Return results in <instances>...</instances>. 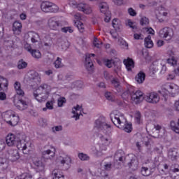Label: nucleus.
<instances>
[{"mask_svg":"<svg viewBox=\"0 0 179 179\" xmlns=\"http://www.w3.org/2000/svg\"><path fill=\"white\" fill-rule=\"evenodd\" d=\"M158 93L163 96V97H167L169 94L174 97L179 93V87L176 84H167L166 87H162Z\"/></svg>","mask_w":179,"mask_h":179,"instance_id":"nucleus-5","label":"nucleus"},{"mask_svg":"<svg viewBox=\"0 0 179 179\" xmlns=\"http://www.w3.org/2000/svg\"><path fill=\"white\" fill-rule=\"evenodd\" d=\"M126 26H129L131 29H136V24H135V22H132L131 20H127L125 21Z\"/></svg>","mask_w":179,"mask_h":179,"instance_id":"nucleus-52","label":"nucleus"},{"mask_svg":"<svg viewBox=\"0 0 179 179\" xmlns=\"http://www.w3.org/2000/svg\"><path fill=\"white\" fill-rule=\"evenodd\" d=\"M94 128L98 130L97 136L101 139L102 145L108 146L111 143V125L107 123L106 118L99 117L95 121Z\"/></svg>","mask_w":179,"mask_h":179,"instance_id":"nucleus-1","label":"nucleus"},{"mask_svg":"<svg viewBox=\"0 0 179 179\" xmlns=\"http://www.w3.org/2000/svg\"><path fill=\"white\" fill-rule=\"evenodd\" d=\"M95 56L96 55L94 54L87 53L85 55V66L88 72H93V70L94 69L92 59H93V58H94Z\"/></svg>","mask_w":179,"mask_h":179,"instance_id":"nucleus-16","label":"nucleus"},{"mask_svg":"<svg viewBox=\"0 0 179 179\" xmlns=\"http://www.w3.org/2000/svg\"><path fill=\"white\" fill-rule=\"evenodd\" d=\"M171 127L176 134H179V119L178 121V124L176 123L174 120L171 121Z\"/></svg>","mask_w":179,"mask_h":179,"instance_id":"nucleus-37","label":"nucleus"},{"mask_svg":"<svg viewBox=\"0 0 179 179\" xmlns=\"http://www.w3.org/2000/svg\"><path fill=\"white\" fill-rule=\"evenodd\" d=\"M30 54L36 59H40V58L42 57L41 52H40L38 50H32Z\"/></svg>","mask_w":179,"mask_h":179,"instance_id":"nucleus-40","label":"nucleus"},{"mask_svg":"<svg viewBox=\"0 0 179 179\" xmlns=\"http://www.w3.org/2000/svg\"><path fill=\"white\" fill-rule=\"evenodd\" d=\"M140 23L141 26H148L149 24V19L146 17H143L140 20Z\"/></svg>","mask_w":179,"mask_h":179,"instance_id":"nucleus-54","label":"nucleus"},{"mask_svg":"<svg viewBox=\"0 0 179 179\" xmlns=\"http://www.w3.org/2000/svg\"><path fill=\"white\" fill-rule=\"evenodd\" d=\"M111 121L117 128L120 129H123L124 132H132V124L129 123L127 121V118L124 114L116 112L115 113L111 114Z\"/></svg>","mask_w":179,"mask_h":179,"instance_id":"nucleus-3","label":"nucleus"},{"mask_svg":"<svg viewBox=\"0 0 179 179\" xmlns=\"http://www.w3.org/2000/svg\"><path fill=\"white\" fill-rule=\"evenodd\" d=\"M48 24L51 30H58V27L61 26V22L58 21L57 17H52L48 20Z\"/></svg>","mask_w":179,"mask_h":179,"instance_id":"nucleus-20","label":"nucleus"},{"mask_svg":"<svg viewBox=\"0 0 179 179\" xmlns=\"http://www.w3.org/2000/svg\"><path fill=\"white\" fill-rule=\"evenodd\" d=\"M19 141V135L16 136L12 133L8 134L6 137V143L7 146L12 148V146H15L17 145Z\"/></svg>","mask_w":179,"mask_h":179,"instance_id":"nucleus-13","label":"nucleus"},{"mask_svg":"<svg viewBox=\"0 0 179 179\" xmlns=\"http://www.w3.org/2000/svg\"><path fill=\"white\" fill-rule=\"evenodd\" d=\"M53 65L57 69L62 68L64 66V64H62V59L60 57H57V59L54 62Z\"/></svg>","mask_w":179,"mask_h":179,"instance_id":"nucleus-42","label":"nucleus"},{"mask_svg":"<svg viewBox=\"0 0 179 179\" xmlns=\"http://www.w3.org/2000/svg\"><path fill=\"white\" fill-rule=\"evenodd\" d=\"M145 73L140 71L136 76V82H137V83L139 85L142 84L143 82H145Z\"/></svg>","mask_w":179,"mask_h":179,"instance_id":"nucleus-32","label":"nucleus"},{"mask_svg":"<svg viewBox=\"0 0 179 179\" xmlns=\"http://www.w3.org/2000/svg\"><path fill=\"white\" fill-rule=\"evenodd\" d=\"M143 92L141 90H137L131 94V101L135 104H138L141 101H143Z\"/></svg>","mask_w":179,"mask_h":179,"instance_id":"nucleus-17","label":"nucleus"},{"mask_svg":"<svg viewBox=\"0 0 179 179\" xmlns=\"http://www.w3.org/2000/svg\"><path fill=\"white\" fill-rule=\"evenodd\" d=\"M128 13L130 16H136V11L132 8L128 9Z\"/></svg>","mask_w":179,"mask_h":179,"instance_id":"nucleus-60","label":"nucleus"},{"mask_svg":"<svg viewBox=\"0 0 179 179\" xmlns=\"http://www.w3.org/2000/svg\"><path fill=\"white\" fill-rule=\"evenodd\" d=\"M71 157L68 155L59 156L57 158L56 162L59 166H64V164H71Z\"/></svg>","mask_w":179,"mask_h":179,"instance_id":"nucleus-22","label":"nucleus"},{"mask_svg":"<svg viewBox=\"0 0 179 179\" xmlns=\"http://www.w3.org/2000/svg\"><path fill=\"white\" fill-rule=\"evenodd\" d=\"M145 47L146 48H152L153 47V41H152V37L148 36L145 38Z\"/></svg>","mask_w":179,"mask_h":179,"instance_id":"nucleus-35","label":"nucleus"},{"mask_svg":"<svg viewBox=\"0 0 179 179\" xmlns=\"http://www.w3.org/2000/svg\"><path fill=\"white\" fill-rule=\"evenodd\" d=\"M134 117L135 122H136V124H141V122H142V118H141L140 112H138V111L135 112Z\"/></svg>","mask_w":179,"mask_h":179,"instance_id":"nucleus-45","label":"nucleus"},{"mask_svg":"<svg viewBox=\"0 0 179 179\" xmlns=\"http://www.w3.org/2000/svg\"><path fill=\"white\" fill-rule=\"evenodd\" d=\"M27 67V63L24 62L23 59H21L17 63L18 69H24V68Z\"/></svg>","mask_w":179,"mask_h":179,"instance_id":"nucleus-50","label":"nucleus"},{"mask_svg":"<svg viewBox=\"0 0 179 179\" xmlns=\"http://www.w3.org/2000/svg\"><path fill=\"white\" fill-rule=\"evenodd\" d=\"M119 45L122 46L124 50H128V43L122 38H119L117 40Z\"/></svg>","mask_w":179,"mask_h":179,"instance_id":"nucleus-41","label":"nucleus"},{"mask_svg":"<svg viewBox=\"0 0 179 179\" xmlns=\"http://www.w3.org/2000/svg\"><path fill=\"white\" fill-rule=\"evenodd\" d=\"M93 45L95 46L96 48H101V47H103V42L97 38H94Z\"/></svg>","mask_w":179,"mask_h":179,"instance_id":"nucleus-43","label":"nucleus"},{"mask_svg":"<svg viewBox=\"0 0 179 179\" xmlns=\"http://www.w3.org/2000/svg\"><path fill=\"white\" fill-rule=\"evenodd\" d=\"M166 61V64L171 65V66H176L177 65V59L174 57H171V58H169Z\"/></svg>","mask_w":179,"mask_h":179,"instance_id":"nucleus-46","label":"nucleus"},{"mask_svg":"<svg viewBox=\"0 0 179 179\" xmlns=\"http://www.w3.org/2000/svg\"><path fill=\"white\" fill-rule=\"evenodd\" d=\"M25 79L27 80H33L34 82H41V78H40V76L38 73H36L35 71H31L27 73V75L25 76Z\"/></svg>","mask_w":179,"mask_h":179,"instance_id":"nucleus-24","label":"nucleus"},{"mask_svg":"<svg viewBox=\"0 0 179 179\" xmlns=\"http://www.w3.org/2000/svg\"><path fill=\"white\" fill-rule=\"evenodd\" d=\"M105 65L108 67V68H113V66H114V60L113 59H106L105 60Z\"/></svg>","mask_w":179,"mask_h":179,"instance_id":"nucleus-56","label":"nucleus"},{"mask_svg":"<svg viewBox=\"0 0 179 179\" xmlns=\"http://www.w3.org/2000/svg\"><path fill=\"white\" fill-rule=\"evenodd\" d=\"M169 16V13L166 11L161 10L159 11V15H157V17L159 22H164V19Z\"/></svg>","mask_w":179,"mask_h":179,"instance_id":"nucleus-36","label":"nucleus"},{"mask_svg":"<svg viewBox=\"0 0 179 179\" xmlns=\"http://www.w3.org/2000/svg\"><path fill=\"white\" fill-rule=\"evenodd\" d=\"M31 167H33L37 173L45 171V164L43 162V158L37 155H34L31 157Z\"/></svg>","mask_w":179,"mask_h":179,"instance_id":"nucleus-8","label":"nucleus"},{"mask_svg":"<svg viewBox=\"0 0 179 179\" xmlns=\"http://www.w3.org/2000/svg\"><path fill=\"white\" fill-rule=\"evenodd\" d=\"M52 132H59V131H62V126H55L52 128Z\"/></svg>","mask_w":179,"mask_h":179,"instance_id":"nucleus-61","label":"nucleus"},{"mask_svg":"<svg viewBox=\"0 0 179 179\" xmlns=\"http://www.w3.org/2000/svg\"><path fill=\"white\" fill-rule=\"evenodd\" d=\"M82 113H83V108L79 105H77L72 109V117L75 118L76 121H77V120H79V117L82 115Z\"/></svg>","mask_w":179,"mask_h":179,"instance_id":"nucleus-23","label":"nucleus"},{"mask_svg":"<svg viewBox=\"0 0 179 179\" xmlns=\"http://www.w3.org/2000/svg\"><path fill=\"white\" fill-rule=\"evenodd\" d=\"M2 117L6 124L10 125V127H16L20 121L19 116L13 110L4 112L2 113Z\"/></svg>","mask_w":179,"mask_h":179,"instance_id":"nucleus-6","label":"nucleus"},{"mask_svg":"<svg viewBox=\"0 0 179 179\" xmlns=\"http://www.w3.org/2000/svg\"><path fill=\"white\" fill-rule=\"evenodd\" d=\"M30 146L31 143L27 139L25 134L19 135L18 141L17 142L16 147L19 150H22L24 155L30 153Z\"/></svg>","mask_w":179,"mask_h":179,"instance_id":"nucleus-4","label":"nucleus"},{"mask_svg":"<svg viewBox=\"0 0 179 179\" xmlns=\"http://www.w3.org/2000/svg\"><path fill=\"white\" fill-rule=\"evenodd\" d=\"M128 166L131 171H136L139 167V162H138V159H131V162L128 164Z\"/></svg>","mask_w":179,"mask_h":179,"instance_id":"nucleus-28","label":"nucleus"},{"mask_svg":"<svg viewBox=\"0 0 179 179\" xmlns=\"http://www.w3.org/2000/svg\"><path fill=\"white\" fill-rule=\"evenodd\" d=\"M73 23L74 24H76L78 22H80V20H82V14L80 13H76L73 15Z\"/></svg>","mask_w":179,"mask_h":179,"instance_id":"nucleus-44","label":"nucleus"},{"mask_svg":"<svg viewBox=\"0 0 179 179\" xmlns=\"http://www.w3.org/2000/svg\"><path fill=\"white\" fill-rule=\"evenodd\" d=\"M54 104H55V99L52 98L48 101L45 103V108H43V111H47V110H54Z\"/></svg>","mask_w":179,"mask_h":179,"instance_id":"nucleus-29","label":"nucleus"},{"mask_svg":"<svg viewBox=\"0 0 179 179\" xmlns=\"http://www.w3.org/2000/svg\"><path fill=\"white\" fill-rule=\"evenodd\" d=\"M144 30H145L148 34H152V36L155 34V30L152 28H145Z\"/></svg>","mask_w":179,"mask_h":179,"instance_id":"nucleus-64","label":"nucleus"},{"mask_svg":"<svg viewBox=\"0 0 179 179\" xmlns=\"http://www.w3.org/2000/svg\"><path fill=\"white\" fill-rule=\"evenodd\" d=\"M9 160L10 162H17L20 159V154L16 149H10L8 150Z\"/></svg>","mask_w":179,"mask_h":179,"instance_id":"nucleus-21","label":"nucleus"},{"mask_svg":"<svg viewBox=\"0 0 179 179\" xmlns=\"http://www.w3.org/2000/svg\"><path fill=\"white\" fill-rule=\"evenodd\" d=\"M74 26H76V27L78 28V29L80 33H83L85 31V24H83V22H77V24H74Z\"/></svg>","mask_w":179,"mask_h":179,"instance_id":"nucleus-47","label":"nucleus"},{"mask_svg":"<svg viewBox=\"0 0 179 179\" xmlns=\"http://www.w3.org/2000/svg\"><path fill=\"white\" fill-rule=\"evenodd\" d=\"M112 26L115 31H110V34L113 38H117V37H118L117 31H121V29H122L121 20L117 18L113 19L112 21Z\"/></svg>","mask_w":179,"mask_h":179,"instance_id":"nucleus-11","label":"nucleus"},{"mask_svg":"<svg viewBox=\"0 0 179 179\" xmlns=\"http://www.w3.org/2000/svg\"><path fill=\"white\" fill-rule=\"evenodd\" d=\"M69 48V43L68 41H61L57 43V49L59 51H66Z\"/></svg>","mask_w":179,"mask_h":179,"instance_id":"nucleus-27","label":"nucleus"},{"mask_svg":"<svg viewBox=\"0 0 179 179\" xmlns=\"http://www.w3.org/2000/svg\"><path fill=\"white\" fill-rule=\"evenodd\" d=\"M99 10L101 13H103V15L110 13V11H108V4L106 2L101 3L99 4Z\"/></svg>","mask_w":179,"mask_h":179,"instance_id":"nucleus-31","label":"nucleus"},{"mask_svg":"<svg viewBox=\"0 0 179 179\" xmlns=\"http://www.w3.org/2000/svg\"><path fill=\"white\" fill-rule=\"evenodd\" d=\"M69 4L73 8H76L79 12H83L85 15H90L93 10L89 4L85 2L76 3L75 0H69Z\"/></svg>","mask_w":179,"mask_h":179,"instance_id":"nucleus-7","label":"nucleus"},{"mask_svg":"<svg viewBox=\"0 0 179 179\" xmlns=\"http://www.w3.org/2000/svg\"><path fill=\"white\" fill-rule=\"evenodd\" d=\"M28 36L31 38V43H37V41H38V39L40 38V36H38V34L34 31L29 32Z\"/></svg>","mask_w":179,"mask_h":179,"instance_id":"nucleus-34","label":"nucleus"},{"mask_svg":"<svg viewBox=\"0 0 179 179\" xmlns=\"http://www.w3.org/2000/svg\"><path fill=\"white\" fill-rule=\"evenodd\" d=\"M169 157L170 159H171V160H176L177 159V152L169 151Z\"/></svg>","mask_w":179,"mask_h":179,"instance_id":"nucleus-55","label":"nucleus"},{"mask_svg":"<svg viewBox=\"0 0 179 179\" xmlns=\"http://www.w3.org/2000/svg\"><path fill=\"white\" fill-rule=\"evenodd\" d=\"M78 158L80 159L83 162H86L87 160H90V157H89V155H87L83 152H80L78 154Z\"/></svg>","mask_w":179,"mask_h":179,"instance_id":"nucleus-48","label":"nucleus"},{"mask_svg":"<svg viewBox=\"0 0 179 179\" xmlns=\"http://www.w3.org/2000/svg\"><path fill=\"white\" fill-rule=\"evenodd\" d=\"M6 146V144H5V142L0 140V152L5 150Z\"/></svg>","mask_w":179,"mask_h":179,"instance_id":"nucleus-63","label":"nucleus"},{"mask_svg":"<svg viewBox=\"0 0 179 179\" xmlns=\"http://www.w3.org/2000/svg\"><path fill=\"white\" fill-rule=\"evenodd\" d=\"M167 64V61L166 59H159L153 62L152 65L150 66V69H153V66H157V65H161V73L164 74L166 73L167 71V66L166 64Z\"/></svg>","mask_w":179,"mask_h":179,"instance_id":"nucleus-18","label":"nucleus"},{"mask_svg":"<svg viewBox=\"0 0 179 179\" xmlns=\"http://www.w3.org/2000/svg\"><path fill=\"white\" fill-rule=\"evenodd\" d=\"M23 45H24V50L28 51V52H31V51L33 50H31V45H30V44L27 43V42H24Z\"/></svg>","mask_w":179,"mask_h":179,"instance_id":"nucleus-57","label":"nucleus"},{"mask_svg":"<svg viewBox=\"0 0 179 179\" xmlns=\"http://www.w3.org/2000/svg\"><path fill=\"white\" fill-rule=\"evenodd\" d=\"M145 100L147 101V103L157 104V103H159V101H160V96H159V94H157V92H152L148 94L145 96Z\"/></svg>","mask_w":179,"mask_h":179,"instance_id":"nucleus-14","label":"nucleus"},{"mask_svg":"<svg viewBox=\"0 0 179 179\" xmlns=\"http://www.w3.org/2000/svg\"><path fill=\"white\" fill-rule=\"evenodd\" d=\"M62 31L63 33H73V29L71 27L62 28Z\"/></svg>","mask_w":179,"mask_h":179,"instance_id":"nucleus-58","label":"nucleus"},{"mask_svg":"<svg viewBox=\"0 0 179 179\" xmlns=\"http://www.w3.org/2000/svg\"><path fill=\"white\" fill-rule=\"evenodd\" d=\"M57 150L55 147H50L47 150H44L41 152L42 159H45L46 160H52L55 157V153Z\"/></svg>","mask_w":179,"mask_h":179,"instance_id":"nucleus-12","label":"nucleus"},{"mask_svg":"<svg viewBox=\"0 0 179 179\" xmlns=\"http://www.w3.org/2000/svg\"><path fill=\"white\" fill-rule=\"evenodd\" d=\"M105 15L104 20L106 23H108L111 19V14L110 13H106Z\"/></svg>","mask_w":179,"mask_h":179,"instance_id":"nucleus-62","label":"nucleus"},{"mask_svg":"<svg viewBox=\"0 0 179 179\" xmlns=\"http://www.w3.org/2000/svg\"><path fill=\"white\" fill-rule=\"evenodd\" d=\"M52 179H65V175L59 169H55L52 171Z\"/></svg>","mask_w":179,"mask_h":179,"instance_id":"nucleus-26","label":"nucleus"},{"mask_svg":"<svg viewBox=\"0 0 179 179\" xmlns=\"http://www.w3.org/2000/svg\"><path fill=\"white\" fill-rule=\"evenodd\" d=\"M13 31L15 36H19L22 33V23L20 22L15 21L13 24Z\"/></svg>","mask_w":179,"mask_h":179,"instance_id":"nucleus-25","label":"nucleus"},{"mask_svg":"<svg viewBox=\"0 0 179 179\" xmlns=\"http://www.w3.org/2000/svg\"><path fill=\"white\" fill-rule=\"evenodd\" d=\"M8 79L0 76V92L1 90H2V86L3 87H8Z\"/></svg>","mask_w":179,"mask_h":179,"instance_id":"nucleus-39","label":"nucleus"},{"mask_svg":"<svg viewBox=\"0 0 179 179\" xmlns=\"http://www.w3.org/2000/svg\"><path fill=\"white\" fill-rule=\"evenodd\" d=\"M41 9L45 13H55L58 11L59 8L52 2L43 1L41 4Z\"/></svg>","mask_w":179,"mask_h":179,"instance_id":"nucleus-9","label":"nucleus"},{"mask_svg":"<svg viewBox=\"0 0 179 179\" xmlns=\"http://www.w3.org/2000/svg\"><path fill=\"white\" fill-rule=\"evenodd\" d=\"M124 64L125 65L127 71H131L132 69H134L135 66V64H134V60L129 58L124 60Z\"/></svg>","mask_w":179,"mask_h":179,"instance_id":"nucleus-30","label":"nucleus"},{"mask_svg":"<svg viewBox=\"0 0 179 179\" xmlns=\"http://www.w3.org/2000/svg\"><path fill=\"white\" fill-rule=\"evenodd\" d=\"M14 87L15 89V92L18 96H24V92L22 90V87L20 85V83L16 81L14 83Z\"/></svg>","mask_w":179,"mask_h":179,"instance_id":"nucleus-33","label":"nucleus"},{"mask_svg":"<svg viewBox=\"0 0 179 179\" xmlns=\"http://www.w3.org/2000/svg\"><path fill=\"white\" fill-rule=\"evenodd\" d=\"M158 36L166 41H170L174 36V31L170 27H164L159 30Z\"/></svg>","mask_w":179,"mask_h":179,"instance_id":"nucleus-10","label":"nucleus"},{"mask_svg":"<svg viewBox=\"0 0 179 179\" xmlns=\"http://www.w3.org/2000/svg\"><path fill=\"white\" fill-rule=\"evenodd\" d=\"M51 90H52V87L45 83L41 84L37 87H34V99L38 103H44L51 95Z\"/></svg>","mask_w":179,"mask_h":179,"instance_id":"nucleus-2","label":"nucleus"},{"mask_svg":"<svg viewBox=\"0 0 179 179\" xmlns=\"http://www.w3.org/2000/svg\"><path fill=\"white\" fill-rule=\"evenodd\" d=\"M173 108L175 111H178L179 113V100L175 101Z\"/></svg>","mask_w":179,"mask_h":179,"instance_id":"nucleus-59","label":"nucleus"},{"mask_svg":"<svg viewBox=\"0 0 179 179\" xmlns=\"http://www.w3.org/2000/svg\"><path fill=\"white\" fill-rule=\"evenodd\" d=\"M66 103V99H65V97H60L57 100L58 107H62V106H64V104H65Z\"/></svg>","mask_w":179,"mask_h":179,"instance_id":"nucleus-53","label":"nucleus"},{"mask_svg":"<svg viewBox=\"0 0 179 179\" xmlns=\"http://www.w3.org/2000/svg\"><path fill=\"white\" fill-rule=\"evenodd\" d=\"M14 106L18 110H26V108H27V102L22 99H18L17 96H15L14 99Z\"/></svg>","mask_w":179,"mask_h":179,"instance_id":"nucleus-19","label":"nucleus"},{"mask_svg":"<svg viewBox=\"0 0 179 179\" xmlns=\"http://www.w3.org/2000/svg\"><path fill=\"white\" fill-rule=\"evenodd\" d=\"M155 166H157L158 169L161 170V171H164V170H167V169H169V165L166 164H161L159 166V157L155 158Z\"/></svg>","mask_w":179,"mask_h":179,"instance_id":"nucleus-38","label":"nucleus"},{"mask_svg":"<svg viewBox=\"0 0 179 179\" xmlns=\"http://www.w3.org/2000/svg\"><path fill=\"white\" fill-rule=\"evenodd\" d=\"M103 76L106 80H111L112 85H113L117 92H121V86H120V82L117 78L113 79V76L107 71H104Z\"/></svg>","mask_w":179,"mask_h":179,"instance_id":"nucleus-15","label":"nucleus"},{"mask_svg":"<svg viewBox=\"0 0 179 179\" xmlns=\"http://www.w3.org/2000/svg\"><path fill=\"white\" fill-rule=\"evenodd\" d=\"M33 176L31 174L29 173H24L20 175L19 177L16 178L15 179H31Z\"/></svg>","mask_w":179,"mask_h":179,"instance_id":"nucleus-51","label":"nucleus"},{"mask_svg":"<svg viewBox=\"0 0 179 179\" xmlns=\"http://www.w3.org/2000/svg\"><path fill=\"white\" fill-rule=\"evenodd\" d=\"M141 173L144 177H148L150 176V170H149V169L146 167H142Z\"/></svg>","mask_w":179,"mask_h":179,"instance_id":"nucleus-49","label":"nucleus"}]
</instances>
